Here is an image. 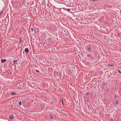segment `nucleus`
<instances>
[{
	"label": "nucleus",
	"mask_w": 121,
	"mask_h": 121,
	"mask_svg": "<svg viewBox=\"0 0 121 121\" xmlns=\"http://www.w3.org/2000/svg\"><path fill=\"white\" fill-rule=\"evenodd\" d=\"M25 52L28 53L29 52V50L28 48H26L25 49Z\"/></svg>",
	"instance_id": "obj_1"
},
{
	"label": "nucleus",
	"mask_w": 121,
	"mask_h": 121,
	"mask_svg": "<svg viewBox=\"0 0 121 121\" xmlns=\"http://www.w3.org/2000/svg\"><path fill=\"white\" fill-rule=\"evenodd\" d=\"M6 59H3L1 60V61L2 62L4 63L6 61Z\"/></svg>",
	"instance_id": "obj_2"
},
{
	"label": "nucleus",
	"mask_w": 121,
	"mask_h": 121,
	"mask_svg": "<svg viewBox=\"0 0 121 121\" xmlns=\"http://www.w3.org/2000/svg\"><path fill=\"white\" fill-rule=\"evenodd\" d=\"M9 118L10 119H12L14 118L13 116V115H11L10 116Z\"/></svg>",
	"instance_id": "obj_3"
},
{
	"label": "nucleus",
	"mask_w": 121,
	"mask_h": 121,
	"mask_svg": "<svg viewBox=\"0 0 121 121\" xmlns=\"http://www.w3.org/2000/svg\"><path fill=\"white\" fill-rule=\"evenodd\" d=\"M17 62V60H13V62L14 65Z\"/></svg>",
	"instance_id": "obj_4"
},
{
	"label": "nucleus",
	"mask_w": 121,
	"mask_h": 121,
	"mask_svg": "<svg viewBox=\"0 0 121 121\" xmlns=\"http://www.w3.org/2000/svg\"><path fill=\"white\" fill-rule=\"evenodd\" d=\"M10 94L11 95H13V94H15V95H16V93L14 92H11V93H10Z\"/></svg>",
	"instance_id": "obj_5"
},
{
	"label": "nucleus",
	"mask_w": 121,
	"mask_h": 121,
	"mask_svg": "<svg viewBox=\"0 0 121 121\" xmlns=\"http://www.w3.org/2000/svg\"><path fill=\"white\" fill-rule=\"evenodd\" d=\"M8 73L9 74H10L11 73V72L9 70H8L7 71Z\"/></svg>",
	"instance_id": "obj_6"
},
{
	"label": "nucleus",
	"mask_w": 121,
	"mask_h": 121,
	"mask_svg": "<svg viewBox=\"0 0 121 121\" xmlns=\"http://www.w3.org/2000/svg\"><path fill=\"white\" fill-rule=\"evenodd\" d=\"M22 39L21 38H20L19 39V42L21 43L22 41Z\"/></svg>",
	"instance_id": "obj_7"
},
{
	"label": "nucleus",
	"mask_w": 121,
	"mask_h": 121,
	"mask_svg": "<svg viewBox=\"0 0 121 121\" xmlns=\"http://www.w3.org/2000/svg\"><path fill=\"white\" fill-rule=\"evenodd\" d=\"M2 13V11L1 10L0 11V16L1 15Z\"/></svg>",
	"instance_id": "obj_8"
},
{
	"label": "nucleus",
	"mask_w": 121,
	"mask_h": 121,
	"mask_svg": "<svg viewBox=\"0 0 121 121\" xmlns=\"http://www.w3.org/2000/svg\"><path fill=\"white\" fill-rule=\"evenodd\" d=\"M118 71L119 73H120V74L121 73V71L120 70H118Z\"/></svg>",
	"instance_id": "obj_9"
},
{
	"label": "nucleus",
	"mask_w": 121,
	"mask_h": 121,
	"mask_svg": "<svg viewBox=\"0 0 121 121\" xmlns=\"http://www.w3.org/2000/svg\"><path fill=\"white\" fill-rule=\"evenodd\" d=\"M87 50H88V51H90V48L89 47L88 48H87Z\"/></svg>",
	"instance_id": "obj_10"
},
{
	"label": "nucleus",
	"mask_w": 121,
	"mask_h": 121,
	"mask_svg": "<svg viewBox=\"0 0 121 121\" xmlns=\"http://www.w3.org/2000/svg\"><path fill=\"white\" fill-rule=\"evenodd\" d=\"M50 118L51 119H52L53 118L52 116V115L51 116Z\"/></svg>",
	"instance_id": "obj_11"
},
{
	"label": "nucleus",
	"mask_w": 121,
	"mask_h": 121,
	"mask_svg": "<svg viewBox=\"0 0 121 121\" xmlns=\"http://www.w3.org/2000/svg\"><path fill=\"white\" fill-rule=\"evenodd\" d=\"M19 105H21V101H20L19 102Z\"/></svg>",
	"instance_id": "obj_12"
},
{
	"label": "nucleus",
	"mask_w": 121,
	"mask_h": 121,
	"mask_svg": "<svg viewBox=\"0 0 121 121\" xmlns=\"http://www.w3.org/2000/svg\"><path fill=\"white\" fill-rule=\"evenodd\" d=\"M35 71L37 72L38 73H39V71L38 70H35Z\"/></svg>",
	"instance_id": "obj_13"
},
{
	"label": "nucleus",
	"mask_w": 121,
	"mask_h": 121,
	"mask_svg": "<svg viewBox=\"0 0 121 121\" xmlns=\"http://www.w3.org/2000/svg\"><path fill=\"white\" fill-rule=\"evenodd\" d=\"M110 121H113V120L112 118H111L110 119Z\"/></svg>",
	"instance_id": "obj_14"
},
{
	"label": "nucleus",
	"mask_w": 121,
	"mask_h": 121,
	"mask_svg": "<svg viewBox=\"0 0 121 121\" xmlns=\"http://www.w3.org/2000/svg\"><path fill=\"white\" fill-rule=\"evenodd\" d=\"M31 30L32 32H33V28H31Z\"/></svg>",
	"instance_id": "obj_15"
},
{
	"label": "nucleus",
	"mask_w": 121,
	"mask_h": 121,
	"mask_svg": "<svg viewBox=\"0 0 121 121\" xmlns=\"http://www.w3.org/2000/svg\"><path fill=\"white\" fill-rule=\"evenodd\" d=\"M86 94H87V95H88L89 94V93L88 92H87L86 93Z\"/></svg>",
	"instance_id": "obj_16"
},
{
	"label": "nucleus",
	"mask_w": 121,
	"mask_h": 121,
	"mask_svg": "<svg viewBox=\"0 0 121 121\" xmlns=\"http://www.w3.org/2000/svg\"><path fill=\"white\" fill-rule=\"evenodd\" d=\"M61 102H62V104L63 105V100H62V101H61Z\"/></svg>",
	"instance_id": "obj_17"
},
{
	"label": "nucleus",
	"mask_w": 121,
	"mask_h": 121,
	"mask_svg": "<svg viewBox=\"0 0 121 121\" xmlns=\"http://www.w3.org/2000/svg\"><path fill=\"white\" fill-rule=\"evenodd\" d=\"M67 10H70V9H67Z\"/></svg>",
	"instance_id": "obj_18"
},
{
	"label": "nucleus",
	"mask_w": 121,
	"mask_h": 121,
	"mask_svg": "<svg viewBox=\"0 0 121 121\" xmlns=\"http://www.w3.org/2000/svg\"><path fill=\"white\" fill-rule=\"evenodd\" d=\"M116 104H118V102L117 101L116 102Z\"/></svg>",
	"instance_id": "obj_19"
},
{
	"label": "nucleus",
	"mask_w": 121,
	"mask_h": 121,
	"mask_svg": "<svg viewBox=\"0 0 121 121\" xmlns=\"http://www.w3.org/2000/svg\"><path fill=\"white\" fill-rule=\"evenodd\" d=\"M92 0L93 1H95L96 0Z\"/></svg>",
	"instance_id": "obj_20"
}]
</instances>
